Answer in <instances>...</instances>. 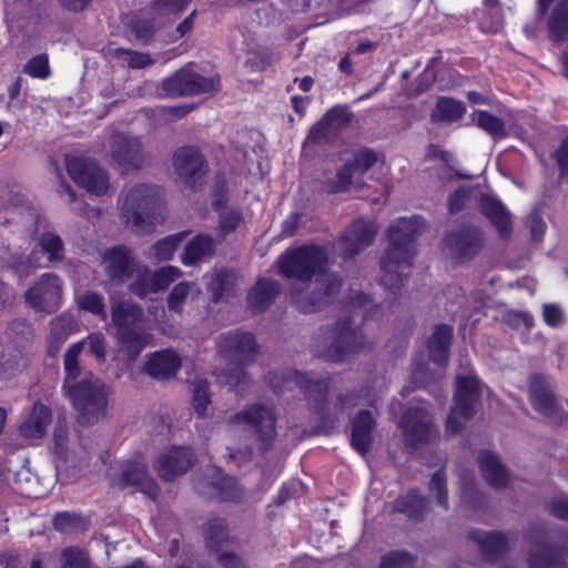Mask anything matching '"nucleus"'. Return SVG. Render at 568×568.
I'll list each match as a JSON object with an SVG mask.
<instances>
[{
	"label": "nucleus",
	"mask_w": 568,
	"mask_h": 568,
	"mask_svg": "<svg viewBox=\"0 0 568 568\" xmlns=\"http://www.w3.org/2000/svg\"><path fill=\"white\" fill-rule=\"evenodd\" d=\"M426 226L420 215L398 217L386 231L387 247L381 261L379 284L392 294L397 295L404 286L403 271L410 268L417 254L416 243Z\"/></svg>",
	"instance_id": "1"
},
{
	"label": "nucleus",
	"mask_w": 568,
	"mask_h": 568,
	"mask_svg": "<svg viewBox=\"0 0 568 568\" xmlns=\"http://www.w3.org/2000/svg\"><path fill=\"white\" fill-rule=\"evenodd\" d=\"M111 320L121 351L129 362L136 361L151 341L143 307L126 300L114 301L111 304Z\"/></svg>",
	"instance_id": "2"
},
{
	"label": "nucleus",
	"mask_w": 568,
	"mask_h": 568,
	"mask_svg": "<svg viewBox=\"0 0 568 568\" xmlns=\"http://www.w3.org/2000/svg\"><path fill=\"white\" fill-rule=\"evenodd\" d=\"M266 379L276 395L298 388L323 419L327 416L332 375L315 377L313 373L285 368L281 372H270Z\"/></svg>",
	"instance_id": "3"
},
{
	"label": "nucleus",
	"mask_w": 568,
	"mask_h": 568,
	"mask_svg": "<svg viewBox=\"0 0 568 568\" xmlns=\"http://www.w3.org/2000/svg\"><path fill=\"white\" fill-rule=\"evenodd\" d=\"M161 189L145 183L131 186L121 205V214L136 233H152L162 209Z\"/></svg>",
	"instance_id": "4"
},
{
	"label": "nucleus",
	"mask_w": 568,
	"mask_h": 568,
	"mask_svg": "<svg viewBox=\"0 0 568 568\" xmlns=\"http://www.w3.org/2000/svg\"><path fill=\"white\" fill-rule=\"evenodd\" d=\"M217 347L221 356L235 366L225 374L226 382L234 388L245 385L248 375L244 368L252 364L260 353L255 335L243 329L222 333L219 335Z\"/></svg>",
	"instance_id": "5"
},
{
	"label": "nucleus",
	"mask_w": 568,
	"mask_h": 568,
	"mask_svg": "<svg viewBox=\"0 0 568 568\" xmlns=\"http://www.w3.org/2000/svg\"><path fill=\"white\" fill-rule=\"evenodd\" d=\"M277 273L287 280L310 283L315 276L323 274L328 266V252L323 245L315 243L288 247L277 257Z\"/></svg>",
	"instance_id": "6"
},
{
	"label": "nucleus",
	"mask_w": 568,
	"mask_h": 568,
	"mask_svg": "<svg viewBox=\"0 0 568 568\" xmlns=\"http://www.w3.org/2000/svg\"><path fill=\"white\" fill-rule=\"evenodd\" d=\"M82 425H92L104 415L110 392L105 384L92 373L64 389Z\"/></svg>",
	"instance_id": "7"
},
{
	"label": "nucleus",
	"mask_w": 568,
	"mask_h": 568,
	"mask_svg": "<svg viewBox=\"0 0 568 568\" xmlns=\"http://www.w3.org/2000/svg\"><path fill=\"white\" fill-rule=\"evenodd\" d=\"M276 414L272 406L251 404L231 417L233 424H243L254 433L261 453L272 449L276 438Z\"/></svg>",
	"instance_id": "8"
},
{
	"label": "nucleus",
	"mask_w": 568,
	"mask_h": 568,
	"mask_svg": "<svg viewBox=\"0 0 568 568\" xmlns=\"http://www.w3.org/2000/svg\"><path fill=\"white\" fill-rule=\"evenodd\" d=\"M221 89L219 77H204L189 67L176 70L161 81L160 90L170 98L195 97Z\"/></svg>",
	"instance_id": "9"
},
{
	"label": "nucleus",
	"mask_w": 568,
	"mask_h": 568,
	"mask_svg": "<svg viewBox=\"0 0 568 568\" xmlns=\"http://www.w3.org/2000/svg\"><path fill=\"white\" fill-rule=\"evenodd\" d=\"M353 317L339 318L333 329V342L324 351V356L333 363H343L351 355L366 348L369 343L359 327H353Z\"/></svg>",
	"instance_id": "10"
},
{
	"label": "nucleus",
	"mask_w": 568,
	"mask_h": 568,
	"mask_svg": "<svg viewBox=\"0 0 568 568\" xmlns=\"http://www.w3.org/2000/svg\"><path fill=\"white\" fill-rule=\"evenodd\" d=\"M485 242L484 231L474 224H460L444 236L446 248L458 263L475 258L484 248Z\"/></svg>",
	"instance_id": "11"
},
{
	"label": "nucleus",
	"mask_w": 568,
	"mask_h": 568,
	"mask_svg": "<svg viewBox=\"0 0 568 568\" xmlns=\"http://www.w3.org/2000/svg\"><path fill=\"white\" fill-rule=\"evenodd\" d=\"M525 539L531 544L527 559L529 568H568L564 549L546 541L547 531L544 525H530Z\"/></svg>",
	"instance_id": "12"
},
{
	"label": "nucleus",
	"mask_w": 568,
	"mask_h": 568,
	"mask_svg": "<svg viewBox=\"0 0 568 568\" xmlns=\"http://www.w3.org/2000/svg\"><path fill=\"white\" fill-rule=\"evenodd\" d=\"M65 169L74 183L97 196L105 195L109 191V175L97 161L84 156L65 159Z\"/></svg>",
	"instance_id": "13"
},
{
	"label": "nucleus",
	"mask_w": 568,
	"mask_h": 568,
	"mask_svg": "<svg viewBox=\"0 0 568 568\" xmlns=\"http://www.w3.org/2000/svg\"><path fill=\"white\" fill-rule=\"evenodd\" d=\"M26 303L36 312L54 313L61 306L62 281L54 273H44L39 282L24 293Z\"/></svg>",
	"instance_id": "14"
},
{
	"label": "nucleus",
	"mask_w": 568,
	"mask_h": 568,
	"mask_svg": "<svg viewBox=\"0 0 568 568\" xmlns=\"http://www.w3.org/2000/svg\"><path fill=\"white\" fill-rule=\"evenodd\" d=\"M173 165L183 183L192 191H197L202 186L209 170L204 155L192 145H183L175 150Z\"/></svg>",
	"instance_id": "15"
},
{
	"label": "nucleus",
	"mask_w": 568,
	"mask_h": 568,
	"mask_svg": "<svg viewBox=\"0 0 568 568\" xmlns=\"http://www.w3.org/2000/svg\"><path fill=\"white\" fill-rule=\"evenodd\" d=\"M102 265L110 283L122 285L139 271L134 252L125 244L108 247L102 254Z\"/></svg>",
	"instance_id": "16"
},
{
	"label": "nucleus",
	"mask_w": 568,
	"mask_h": 568,
	"mask_svg": "<svg viewBox=\"0 0 568 568\" xmlns=\"http://www.w3.org/2000/svg\"><path fill=\"white\" fill-rule=\"evenodd\" d=\"M536 17L545 19L549 42L558 45L568 41V0H537Z\"/></svg>",
	"instance_id": "17"
},
{
	"label": "nucleus",
	"mask_w": 568,
	"mask_h": 568,
	"mask_svg": "<svg viewBox=\"0 0 568 568\" xmlns=\"http://www.w3.org/2000/svg\"><path fill=\"white\" fill-rule=\"evenodd\" d=\"M316 287L296 300V307L304 314H312L325 308L339 293L343 280L338 274L327 270L316 276Z\"/></svg>",
	"instance_id": "18"
},
{
	"label": "nucleus",
	"mask_w": 568,
	"mask_h": 568,
	"mask_svg": "<svg viewBox=\"0 0 568 568\" xmlns=\"http://www.w3.org/2000/svg\"><path fill=\"white\" fill-rule=\"evenodd\" d=\"M377 232L378 227L375 221L363 216L354 219L339 236L343 257L353 258L371 246L375 241Z\"/></svg>",
	"instance_id": "19"
},
{
	"label": "nucleus",
	"mask_w": 568,
	"mask_h": 568,
	"mask_svg": "<svg viewBox=\"0 0 568 568\" xmlns=\"http://www.w3.org/2000/svg\"><path fill=\"white\" fill-rule=\"evenodd\" d=\"M399 426L407 445L414 448L430 443L437 434L432 415L423 407L407 408L400 417Z\"/></svg>",
	"instance_id": "20"
},
{
	"label": "nucleus",
	"mask_w": 568,
	"mask_h": 568,
	"mask_svg": "<svg viewBox=\"0 0 568 568\" xmlns=\"http://www.w3.org/2000/svg\"><path fill=\"white\" fill-rule=\"evenodd\" d=\"M136 278L129 285V291L139 298H145L149 294L165 291L182 272L175 266H164L156 271L148 267L136 272Z\"/></svg>",
	"instance_id": "21"
},
{
	"label": "nucleus",
	"mask_w": 568,
	"mask_h": 568,
	"mask_svg": "<svg viewBox=\"0 0 568 568\" xmlns=\"http://www.w3.org/2000/svg\"><path fill=\"white\" fill-rule=\"evenodd\" d=\"M529 402L531 407L544 417L562 425L568 420V414L560 413L556 396L542 375L535 374L529 383Z\"/></svg>",
	"instance_id": "22"
},
{
	"label": "nucleus",
	"mask_w": 568,
	"mask_h": 568,
	"mask_svg": "<svg viewBox=\"0 0 568 568\" xmlns=\"http://www.w3.org/2000/svg\"><path fill=\"white\" fill-rule=\"evenodd\" d=\"M194 462L195 457L191 448L173 446L158 456L153 467L159 477L169 483L187 473Z\"/></svg>",
	"instance_id": "23"
},
{
	"label": "nucleus",
	"mask_w": 568,
	"mask_h": 568,
	"mask_svg": "<svg viewBox=\"0 0 568 568\" xmlns=\"http://www.w3.org/2000/svg\"><path fill=\"white\" fill-rule=\"evenodd\" d=\"M480 383L475 376H457L454 393V412L470 420L476 415V406L480 400Z\"/></svg>",
	"instance_id": "24"
},
{
	"label": "nucleus",
	"mask_w": 568,
	"mask_h": 568,
	"mask_svg": "<svg viewBox=\"0 0 568 568\" xmlns=\"http://www.w3.org/2000/svg\"><path fill=\"white\" fill-rule=\"evenodd\" d=\"M119 486L121 488L134 487L151 500H156L160 495V487L149 474L148 467L136 462H128L123 465Z\"/></svg>",
	"instance_id": "25"
},
{
	"label": "nucleus",
	"mask_w": 568,
	"mask_h": 568,
	"mask_svg": "<svg viewBox=\"0 0 568 568\" xmlns=\"http://www.w3.org/2000/svg\"><path fill=\"white\" fill-rule=\"evenodd\" d=\"M111 154L118 165L126 171L142 168L145 161L140 138L125 134L114 136Z\"/></svg>",
	"instance_id": "26"
},
{
	"label": "nucleus",
	"mask_w": 568,
	"mask_h": 568,
	"mask_svg": "<svg viewBox=\"0 0 568 568\" xmlns=\"http://www.w3.org/2000/svg\"><path fill=\"white\" fill-rule=\"evenodd\" d=\"M467 538L478 546L483 558L489 562L498 561L509 550L508 537L499 530L473 529L468 532Z\"/></svg>",
	"instance_id": "27"
},
{
	"label": "nucleus",
	"mask_w": 568,
	"mask_h": 568,
	"mask_svg": "<svg viewBox=\"0 0 568 568\" xmlns=\"http://www.w3.org/2000/svg\"><path fill=\"white\" fill-rule=\"evenodd\" d=\"M479 212L496 229L500 239H509L513 232L511 216L507 207L497 196L481 194L479 199Z\"/></svg>",
	"instance_id": "28"
},
{
	"label": "nucleus",
	"mask_w": 568,
	"mask_h": 568,
	"mask_svg": "<svg viewBox=\"0 0 568 568\" xmlns=\"http://www.w3.org/2000/svg\"><path fill=\"white\" fill-rule=\"evenodd\" d=\"M282 292V285L272 278L260 276L246 295L248 308L254 314L266 312Z\"/></svg>",
	"instance_id": "29"
},
{
	"label": "nucleus",
	"mask_w": 568,
	"mask_h": 568,
	"mask_svg": "<svg viewBox=\"0 0 568 568\" xmlns=\"http://www.w3.org/2000/svg\"><path fill=\"white\" fill-rule=\"evenodd\" d=\"M428 510V498L417 487L409 488L405 494L397 496L392 504L393 514L404 515L414 523L423 521Z\"/></svg>",
	"instance_id": "30"
},
{
	"label": "nucleus",
	"mask_w": 568,
	"mask_h": 568,
	"mask_svg": "<svg viewBox=\"0 0 568 568\" xmlns=\"http://www.w3.org/2000/svg\"><path fill=\"white\" fill-rule=\"evenodd\" d=\"M351 446L361 455L369 452L373 443V432L376 427V420L368 409H361L351 419Z\"/></svg>",
	"instance_id": "31"
},
{
	"label": "nucleus",
	"mask_w": 568,
	"mask_h": 568,
	"mask_svg": "<svg viewBox=\"0 0 568 568\" xmlns=\"http://www.w3.org/2000/svg\"><path fill=\"white\" fill-rule=\"evenodd\" d=\"M478 467L486 483L494 488H506L510 484L507 467L500 462L499 456L488 449L479 452Z\"/></svg>",
	"instance_id": "32"
},
{
	"label": "nucleus",
	"mask_w": 568,
	"mask_h": 568,
	"mask_svg": "<svg viewBox=\"0 0 568 568\" xmlns=\"http://www.w3.org/2000/svg\"><path fill=\"white\" fill-rule=\"evenodd\" d=\"M181 367L179 355L172 349L154 352L144 363L143 371L156 379H169L176 375Z\"/></svg>",
	"instance_id": "33"
},
{
	"label": "nucleus",
	"mask_w": 568,
	"mask_h": 568,
	"mask_svg": "<svg viewBox=\"0 0 568 568\" xmlns=\"http://www.w3.org/2000/svg\"><path fill=\"white\" fill-rule=\"evenodd\" d=\"M454 337V328L449 324H437L433 334L426 341L429 359L438 366H446L449 361V349Z\"/></svg>",
	"instance_id": "34"
},
{
	"label": "nucleus",
	"mask_w": 568,
	"mask_h": 568,
	"mask_svg": "<svg viewBox=\"0 0 568 568\" xmlns=\"http://www.w3.org/2000/svg\"><path fill=\"white\" fill-rule=\"evenodd\" d=\"M51 420V408L41 402H36L29 416L20 425L19 432L26 438L40 439L45 435L47 427Z\"/></svg>",
	"instance_id": "35"
},
{
	"label": "nucleus",
	"mask_w": 568,
	"mask_h": 568,
	"mask_svg": "<svg viewBox=\"0 0 568 568\" xmlns=\"http://www.w3.org/2000/svg\"><path fill=\"white\" fill-rule=\"evenodd\" d=\"M216 251L214 239L207 234L193 236L184 246L181 262L185 266H194L197 263L211 258Z\"/></svg>",
	"instance_id": "36"
},
{
	"label": "nucleus",
	"mask_w": 568,
	"mask_h": 568,
	"mask_svg": "<svg viewBox=\"0 0 568 568\" xmlns=\"http://www.w3.org/2000/svg\"><path fill=\"white\" fill-rule=\"evenodd\" d=\"M78 323L70 314H60L50 322V334L48 337V355L54 357L68 337L77 331Z\"/></svg>",
	"instance_id": "37"
},
{
	"label": "nucleus",
	"mask_w": 568,
	"mask_h": 568,
	"mask_svg": "<svg viewBox=\"0 0 568 568\" xmlns=\"http://www.w3.org/2000/svg\"><path fill=\"white\" fill-rule=\"evenodd\" d=\"M466 111V105L460 100L450 97H439L435 108L432 110L430 121L433 123L457 122L465 115Z\"/></svg>",
	"instance_id": "38"
},
{
	"label": "nucleus",
	"mask_w": 568,
	"mask_h": 568,
	"mask_svg": "<svg viewBox=\"0 0 568 568\" xmlns=\"http://www.w3.org/2000/svg\"><path fill=\"white\" fill-rule=\"evenodd\" d=\"M205 546L213 552H219L222 546L232 538L229 534L226 519L220 517L210 518L203 527Z\"/></svg>",
	"instance_id": "39"
},
{
	"label": "nucleus",
	"mask_w": 568,
	"mask_h": 568,
	"mask_svg": "<svg viewBox=\"0 0 568 568\" xmlns=\"http://www.w3.org/2000/svg\"><path fill=\"white\" fill-rule=\"evenodd\" d=\"M471 121L495 140L507 136L504 120L486 110H474Z\"/></svg>",
	"instance_id": "40"
},
{
	"label": "nucleus",
	"mask_w": 568,
	"mask_h": 568,
	"mask_svg": "<svg viewBox=\"0 0 568 568\" xmlns=\"http://www.w3.org/2000/svg\"><path fill=\"white\" fill-rule=\"evenodd\" d=\"M37 245L43 255L47 256L48 262L59 263L64 258V243L61 236L54 232H42L38 239Z\"/></svg>",
	"instance_id": "41"
},
{
	"label": "nucleus",
	"mask_w": 568,
	"mask_h": 568,
	"mask_svg": "<svg viewBox=\"0 0 568 568\" xmlns=\"http://www.w3.org/2000/svg\"><path fill=\"white\" fill-rule=\"evenodd\" d=\"M83 349V343L77 342L71 344L63 358L64 366V379H63V390L68 388L70 385H73V382H78L77 379L81 376V366L79 363V357Z\"/></svg>",
	"instance_id": "42"
},
{
	"label": "nucleus",
	"mask_w": 568,
	"mask_h": 568,
	"mask_svg": "<svg viewBox=\"0 0 568 568\" xmlns=\"http://www.w3.org/2000/svg\"><path fill=\"white\" fill-rule=\"evenodd\" d=\"M216 497L221 501L239 503L244 497V490L235 477L223 475L213 485Z\"/></svg>",
	"instance_id": "43"
},
{
	"label": "nucleus",
	"mask_w": 568,
	"mask_h": 568,
	"mask_svg": "<svg viewBox=\"0 0 568 568\" xmlns=\"http://www.w3.org/2000/svg\"><path fill=\"white\" fill-rule=\"evenodd\" d=\"M194 104L183 103L179 105L171 106H155L153 109H149L145 111V114L153 119L154 121L159 120L163 123H171L178 120H181L185 115H187L191 111H193Z\"/></svg>",
	"instance_id": "44"
},
{
	"label": "nucleus",
	"mask_w": 568,
	"mask_h": 568,
	"mask_svg": "<svg viewBox=\"0 0 568 568\" xmlns=\"http://www.w3.org/2000/svg\"><path fill=\"white\" fill-rule=\"evenodd\" d=\"M53 529L60 534L85 530L88 523L82 515L73 511H59L52 518Z\"/></svg>",
	"instance_id": "45"
},
{
	"label": "nucleus",
	"mask_w": 568,
	"mask_h": 568,
	"mask_svg": "<svg viewBox=\"0 0 568 568\" xmlns=\"http://www.w3.org/2000/svg\"><path fill=\"white\" fill-rule=\"evenodd\" d=\"M187 232H179L156 241L152 246L153 256L159 262L170 261Z\"/></svg>",
	"instance_id": "46"
},
{
	"label": "nucleus",
	"mask_w": 568,
	"mask_h": 568,
	"mask_svg": "<svg viewBox=\"0 0 568 568\" xmlns=\"http://www.w3.org/2000/svg\"><path fill=\"white\" fill-rule=\"evenodd\" d=\"M235 285L234 277L227 270H220L214 277L212 278L209 291L212 295V301L214 303L220 302L224 296H226L231 291H233Z\"/></svg>",
	"instance_id": "47"
},
{
	"label": "nucleus",
	"mask_w": 568,
	"mask_h": 568,
	"mask_svg": "<svg viewBox=\"0 0 568 568\" xmlns=\"http://www.w3.org/2000/svg\"><path fill=\"white\" fill-rule=\"evenodd\" d=\"M78 307L88 312L102 321L108 317L104 298L97 292H84L78 298Z\"/></svg>",
	"instance_id": "48"
},
{
	"label": "nucleus",
	"mask_w": 568,
	"mask_h": 568,
	"mask_svg": "<svg viewBox=\"0 0 568 568\" xmlns=\"http://www.w3.org/2000/svg\"><path fill=\"white\" fill-rule=\"evenodd\" d=\"M355 173L352 170L351 163L345 162L336 173V180H328L324 182L323 190L327 194H338L349 189L353 183Z\"/></svg>",
	"instance_id": "49"
},
{
	"label": "nucleus",
	"mask_w": 568,
	"mask_h": 568,
	"mask_svg": "<svg viewBox=\"0 0 568 568\" xmlns=\"http://www.w3.org/2000/svg\"><path fill=\"white\" fill-rule=\"evenodd\" d=\"M112 57L123 60L131 69H143L154 63L150 54L125 48H115Z\"/></svg>",
	"instance_id": "50"
},
{
	"label": "nucleus",
	"mask_w": 568,
	"mask_h": 568,
	"mask_svg": "<svg viewBox=\"0 0 568 568\" xmlns=\"http://www.w3.org/2000/svg\"><path fill=\"white\" fill-rule=\"evenodd\" d=\"M211 404L210 384L206 379H196L192 389V406L199 417H204L207 406Z\"/></svg>",
	"instance_id": "51"
},
{
	"label": "nucleus",
	"mask_w": 568,
	"mask_h": 568,
	"mask_svg": "<svg viewBox=\"0 0 568 568\" xmlns=\"http://www.w3.org/2000/svg\"><path fill=\"white\" fill-rule=\"evenodd\" d=\"M60 568H91V559L87 551L77 547L69 546L61 551Z\"/></svg>",
	"instance_id": "52"
},
{
	"label": "nucleus",
	"mask_w": 568,
	"mask_h": 568,
	"mask_svg": "<svg viewBox=\"0 0 568 568\" xmlns=\"http://www.w3.org/2000/svg\"><path fill=\"white\" fill-rule=\"evenodd\" d=\"M416 556L406 549L390 550L381 557L377 568H410Z\"/></svg>",
	"instance_id": "53"
},
{
	"label": "nucleus",
	"mask_w": 568,
	"mask_h": 568,
	"mask_svg": "<svg viewBox=\"0 0 568 568\" xmlns=\"http://www.w3.org/2000/svg\"><path fill=\"white\" fill-rule=\"evenodd\" d=\"M346 162L351 163L355 174L364 175L376 164L377 153L373 149L364 146L355 151L353 159Z\"/></svg>",
	"instance_id": "54"
},
{
	"label": "nucleus",
	"mask_w": 568,
	"mask_h": 568,
	"mask_svg": "<svg viewBox=\"0 0 568 568\" xmlns=\"http://www.w3.org/2000/svg\"><path fill=\"white\" fill-rule=\"evenodd\" d=\"M439 59L440 55L432 58L427 62L424 71L416 78L414 82L415 88L413 90L414 95H420L427 92L436 82V72L434 69V64Z\"/></svg>",
	"instance_id": "55"
},
{
	"label": "nucleus",
	"mask_w": 568,
	"mask_h": 568,
	"mask_svg": "<svg viewBox=\"0 0 568 568\" xmlns=\"http://www.w3.org/2000/svg\"><path fill=\"white\" fill-rule=\"evenodd\" d=\"M349 306L354 312L363 311V322L373 318L379 312V305L373 304L372 296L364 292H357L354 296H351Z\"/></svg>",
	"instance_id": "56"
},
{
	"label": "nucleus",
	"mask_w": 568,
	"mask_h": 568,
	"mask_svg": "<svg viewBox=\"0 0 568 568\" xmlns=\"http://www.w3.org/2000/svg\"><path fill=\"white\" fill-rule=\"evenodd\" d=\"M23 72L34 79H47L50 75L49 58L45 53L32 57L23 67Z\"/></svg>",
	"instance_id": "57"
},
{
	"label": "nucleus",
	"mask_w": 568,
	"mask_h": 568,
	"mask_svg": "<svg viewBox=\"0 0 568 568\" xmlns=\"http://www.w3.org/2000/svg\"><path fill=\"white\" fill-rule=\"evenodd\" d=\"M190 284L186 282H180L175 284L168 295L166 304L168 308L174 313H181L183 304L190 294Z\"/></svg>",
	"instance_id": "58"
},
{
	"label": "nucleus",
	"mask_w": 568,
	"mask_h": 568,
	"mask_svg": "<svg viewBox=\"0 0 568 568\" xmlns=\"http://www.w3.org/2000/svg\"><path fill=\"white\" fill-rule=\"evenodd\" d=\"M329 122V125L342 129L352 122L353 113L347 105H334L329 108L323 115Z\"/></svg>",
	"instance_id": "59"
},
{
	"label": "nucleus",
	"mask_w": 568,
	"mask_h": 568,
	"mask_svg": "<svg viewBox=\"0 0 568 568\" xmlns=\"http://www.w3.org/2000/svg\"><path fill=\"white\" fill-rule=\"evenodd\" d=\"M243 216L239 210L230 209L220 213L219 234L226 236L237 230Z\"/></svg>",
	"instance_id": "60"
},
{
	"label": "nucleus",
	"mask_w": 568,
	"mask_h": 568,
	"mask_svg": "<svg viewBox=\"0 0 568 568\" xmlns=\"http://www.w3.org/2000/svg\"><path fill=\"white\" fill-rule=\"evenodd\" d=\"M469 196L470 190L466 186H459L449 193L447 197L449 214L455 215L462 212L466 207Z\"/></svg>",
	"instance_id": "61"
},
{
	"label": "nucleus",
	"mask_w": 568,
	"mask_h": 568,
	"mask_svg": "<svg viewBox=\"0 0 568 568\" xmlns=\"http://www.w3.org/2000/svg\"><path fill=\"white\" fill-rule=\"evenodd\" d=\"M530 237L534 242H540L546 233V223L538 211H531L527 216Z\"/></svg>",
	"instance_id": "62"
},
{
	"label": "nucleus",
	"mask_w": 568,
	"mask_h": 568,
	"mask_svg": "<svg viewBox=\"0 0 568 568\" xmlns=\"http://www.w3.org/2000/svg\"><path fill=\"white\" fill-rule=\"evenodd\" d=\"M332 126L329 122L322 116L318 121H316L310 129L307 139L312 143H321L326 140L332 132Z\"/></svg>",
	"instance_id": "63"
},
{
	"label": "nucleus",
	"mask_w": 568,
	"mask_h": 568,
	"mask_svg": "<svg viewBox=\"0 0 568 568\" xmlns=\"http://www.w3.org/2000/svg\"><path fill=\"white\" fill-rule=\"evenodd\" d=\"M549 513L557 519L568 523V497L556 496L549 501Z\"/></svg>",
	"instance_id": "64"
}]
</instances>
